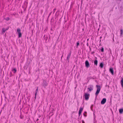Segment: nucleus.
<instances>
[{"label": "nucleus", "mask_w": 123, "mask_h": 123, "mask_svg": "<svg viewBox=\"0 0 123 123\" xmlns=\"http://www.w3.org/2000/svg\"><path fill=\"white\" fill-rule=\"evenodd\" d=\"M38 87H36V90L35 91V92L37 93V92H38Z\"/></svg>", "instance_id": "nucleus-18"}, {"label": "nucleus", "mask_w": 123, "mask_h": 123, "mask_svg": "<svg viewBox=\"0 0 123 123\" xmlns=\"http://www.w3.org/2000/svg\"><path fill=\"white\" fill-rule=\"evenodd\" d=\"M82 123H85V122L83 120H82Z\"/></svg>", "instance_id": "nucleus-24"}, {"label": "nucleus", "mask_w": 123, "mask_h": 123, "mask_svg": "<svg viewBox=\"0 0 123 123\" xmlns=\"http://www.w3.org/2000/svg\"><path fill=\"white\" fill-rule=\"evenodd\" d=\"M84 96L85 100H87L88 99L90 96V94L86 93H84Z\"/></svg>", "instance_id": "nucleus-2"}, {"label": "nucleus", "mask_w": 123, "mask_h": 123, "mask_svg": "<svg viewBox=\"0 0 123 123\" xmlns=\"http://www.w3.org/2000/svg\"><path fill=\"white\" fill-rule=\"evenodd\" d=\"M7 30V29H4V28H3L2 29V33H4L5 32V31L6 30Z\"/></svg>", "instance_id": "nucleus-16"}, {"label": "nucleus", "mask_w": 123, "mask_h": 123, "mask_svg": "<svg viewBox=\"0 0 123 123\" xmlns=\"http://www.w3.org/2000/svg\"><path fill=\"white\" fill-rule=\"evenodd\" d=\"M20 30L19 28H18L17 30V32L18 33V37H21L22 34L20 32Z\"/></svg>", "instance_id": "nucleus-4"}, {"label": "nucleus", "mask_w": 123, "mask_h": 123, "mask_svg": "<svg viewBox=\"0 0 123 123\" xmlns=\"http://www.w3.org/2000/svg\"><path fill=\"white\" fill-rule=\"evenodd\" d=\"M7 18V19H8L7 20H9V18Z\"/></svg>", "instance_id": "nucleus-27"}, {"label": "nucleus", "mask_w": 123, "mask_h": 123, "mask_svg": "<svg viewBox=\"0 0 123 123\" xmlns=\"http://www.w3.org/2000/svg\"><path fill=\"white\" fill-rule=\"evenodd\" d=\"M106 99L105 98H103L101 101V104L102 105L104 104L106 102Z\"/></svg>", "instance_id": "nucleus-6"}, {"label": "nucleus", "mask_w": 123, "mask_h": 123, "mask_svg": "<svg viewBox=\"0 0 123 123\" xmlns=\"http://www.w3.org/2000/svg\"><path fill=\"white\" fill-rule=\"evenodd\" d=\"M37 93H36V92H35V99H36V97Z\"/></svg>", "instance_id": "nucleus-21"}, {"label": "nucleus", "mask_w": 123, "mask_h": 123, "mask_svg": "<svg viewBox=\"0 0 123 123\" xmlns=\"http://www.w3.org/2000/svg\"><path fill=\"white\" fill-rule=\"evenodd\" d=\"M104 48L103 47H102L101 48V52H104Z\"/></svg>", "instance_id": "nucleus-19"}, {"label": "nucleus", "mask_w": 123, "mask_h": 123, "mask_svg": "<svg viewBox=\"0 0 123 123\" xmlns=\"http://www.w3.org/2000/svg\"><path fill=\"white\" fill-rule=\"evenodd\" d=\"M87 45L88 46V43H87Z\"/></svg>", "instance_id": "nucleus-28"}, {"label": "nucleus", "mask_w": 123, "mask_h": 123, "mask_svg": "<svg viewBox=\"0 0 123 123\" xmlns=\"http://www.w3.org/2000/svg\"><path fill=\"white\" fill-rule=\"evenodd\" d=\"M120 31V36H122L123 34V30L122 29H121Z\"/></svg>", "instance_id": "nucleus-13"}, {"label": "nucleus", "mask_w": 123, "mask_h": 123, "mask_svg": "<svg viewBox=\"0 0 123 123\" xmlns=\"http://www.w3.org/2000/svg\"><path fill=\"white\" fill-rule=\"evenodd\" d=\"M90 49H91V48H90Z\"/></svg>", "instance_id": "nucleus-29"}, {"label": "nucleus", "mask_w": 123, "mask_h": 123, "mask_svg": "<svg viewBox=\"0 0 123 123\" xmlns=\"http://www.w3.org/2000/svg\"><path fill=\"white\" fill-rule=\"evenodd\" d=\"M93 105H92L91 106V110L92 111V107H93Z\"/></svg>", "instance_id": "nucleus-23"}, {"label": "nucleus", "mask_w": 123, "mask_h": 123, "mask_svg": "<svg viewBox=\"0 0 123 123\" xmlns=\"http://www.w3.org/2000/svg\"><path fill=\"white\" fill-rule=\"evenodd\" d=\"M93 86L92 85H90L88 86V87L87 88L88 92L90 91L91 92L93 90Z\"/></svg>", "instance_id": "nucleus-3"}, {"label": "nucleus", "mask_w": 123, "mask_h": 123, "mask_svg": "<svg viewBox=\"0 0 123 123\" xmlns=\"http://www.w3.org/2000/svg\"><path fill=\"white\" fill-rule=\"evenodd\" d=\"M79 42H77V47L78 46V45H79Z\"/></svg>", "instance_id": "nucleus-22"}, {"label": "nucleus", "mask_w": 123, "mask_h": 123, "mask_svg": "<svg viewBox=\"0 0 123 123\" xmlns=\"http://www.w3.org/2000/svg\"><path fill=\"white\" fill-rule=\"evenodd\" d=\"M71 55V52H70L69 54H68L67 55V60H68L69 61L70 58V56Z\"/></svg>", "instance_id": "nucleus-10"}, {"label": "nucleus", "mask_w": 123, "mask_h": 123, "mask_svg": "<svg viewBox=\"0 0 123 123\" xmlns=\"http://www.w3.org/2000/svg\"><path fill=\"white\" fill-rule=\"evenodd\" d=\"M83 108H82L81 107H80L79 111V115L80 116V114H81L82 111L83 110Z\"/></svg>", "instance_id": "nucleus-8"}, {"label": "nucleus", "mask_w": 123, "mask_h": 123, "mask_svg": "<svg viewBox=\"0 0 123 123\" xmlns=\"http://www.w3.org/2000/svg\"><path fill=\"white\" fill-rule=\"evenodd\" d=\"M96 87L97 88V90L95 93V95L97 96L99 93L100 90V86L97 85Z\"/></svg>", "instance_id": "nucleus-1"}, {"label": "nucleus", "mask_w": 123, "mask_h": 123, "mask_svg": "<svg viewBox=\"0 0 123 123\" xmlns=\"http://www.w3.org/2000/svg\"><path fill=\"white\" fill-rule=\"evenodd\" d=\"M119 112L120 114H122L123 113V108L119 109Z\"/></svg>", "instance_id": "nucleus-11"}, {"label": "nucleus", "mask_w": 123, "mask_h": 123, "mask_svg": "<svg viewBox=\"0 0 123 123\" xmlns=\"http://www.w3.org/2000/svg\"><path fill=\"white\" fill-rule=\"evenodd\" d=\"M121 84L122 87H123V79L122 78H121Z\"/></svg>", "instance_id": "nucleus-12"}, {"label": "nucleus", "mask_w": 123, "mask_h": 123, "mask_svg": "<svg viewBox=\"0 0 123 123\" xmlns=\"http://www.w3.org/2000/svg\"><path fill=\"white\" fill-rule=\"evenodd\" d=\"M38 119H37V120H36V121H37L38 120Z\"/></svg>", "instance_id": "nucleus-25"}, {"label": "nucleus", "mask_w": 123, "mask_h": 123, "mask_svg": "<svg viewBox=\"0 0 123 123\" xmlns=\"http://www.w3.org/2000/svg\"><path fill=\"white\" fill-rule=\"evenodd\" d=\"M37 93H36V92H35V99H36V97Z\"/></svg>", "instance_id": "nucleus-20"}, {"label": "nucleus", "mask_w": 123, "mask_h": 123, "mask_svg": "<svg viewBox=\"0 0 123 123\" xmlns=\"http://www.w3.org/2000/svg\"><path fill=\"white\" fill-rule=\"evenodd\" d=\"M86 112H85L83 113L84 115V116L86 117L87 116V115L86 114Z\"/></svg>", "instance_id": "nucleus-17"}, {"label": "nucleus", "mask_w": 123, "mask_h": 123, "mask_svg": "<svg viewBox=\"0 0 123 123\" xmlns=\"http://www.w3.org/2000/svg\"><path fill=\"white\" fill-rule=\"evenodd\" d=\"M109 70L112 74L113 75L114 74V71L113 69L112 68H111Z\"/></svg>", "instance_id": "nucleus-9"}, {"label": "nucleus", "mask_w": 123, "mask_h": 123, "mask_svg": "<svg viewBox=\"0 0 123 123\" xmlns=\"http://www.w3.org/2000/svg\"><path fill=\"white\" fill-rule=\"evenodd\" d=\"M95 58H96V59L94 61V65H96V66H97V65L98 62L97 60V58L96 57Z\"/></svg>", "instance_id": "nucleus-7"}, {"label": "nucleus", "mask_w": 123, "mask_h": 123, "mask_svg": "<svg viewBox=\"0 0 123 123\" xmlns=\"http://www.w3.org/2000/svg\"><path fill=\"white\" fill-rule=\"evenodd\" d=\"M103 65H103V64L102 63H101L100 64L99 66L101 68H102L103 67Z\"/></svg>", "instance_id": "nucleus-15"}, {"label": "nucleus", "mask_w": 123, "mask_h": 123, "mask_svg": "<svg viewBox=\"0 0 123 123\" xmlns=\"http://www.w3.org/2000/svg\"><path fill=\"white\" fill-rule=\"evenodd\" d=\"M7 18V19H8L7 20H9V18Z\"/></svg>", "instance_id": "nucleus-26"}, {"label": "nucleus", "mask_w": 123, "mask_h": 123, "mask_svg": "<svg viewBox=\"0 0 123 123\" xmlns=\"http://www.w3.org/2000/svg\"><path fill=\"white\" fill-rule=\"evenodd\" d=\"M52 113H53V111H52Z\"/></svg>", "instance_id": "nucleus-30"}, {"label": "nucleus", "mask_w": 123, "mask_h": 123, "mask_svg": "<svg viewBox=\"0 0 123 123\" xmlns=\"http://www.w3.org/2000/svg\"><path fill=\"white\" fill-rule=\"evenodd\" d=\"M85 65L86 67L88 68L90 66L89 64L88 61L87 60L85 62Z\"/></svg>", "instance_id": "nucleus-5"}, {"label": "nucleus", "mask_w": 123, "mask_h": 123, "mask_svg": "<svg viewBox=\"0 0 123 123\" xmlns=\"http://www.w3.org/2000/svg\"><path fill=\"white\" fill-rule=\"evenodd\" d=\"M16 70L15 68H14L12 69V71L14 73H15L16 72Z\"/></svg>", "instance_id": "nucleus-14"}]
</instances>
